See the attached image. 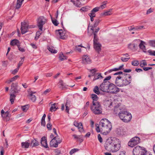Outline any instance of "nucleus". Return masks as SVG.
Returning <instances> with one entry per match:
<instances>
[{
  "mask_svg": "<svg viewBox=\"0 0 155 155\" xmlns=\"http://www.w3.org/2000/svg\"><path fill=\"white\" fill-rule=\"evenodd\" d=\"M121 142L119 140L115 137L107 140L104 145L105 149L112 152L118 151L121 147Z\"/></svg>",
  "mask_w": 155,
  "mask_h": 155,
  "instance_id": "f257e3e1",
  "label": "nucleus"
},
{
  "mask_svg": "<svg viewBox=\"0 0 155 155\" xmlns=\"http://www.w3.org/2000/svg\"><path fill=\"white\" fill-rule=\"evenodd\" d=\"M99 126L103 134H107L112 128L111 122L106 118L102 119L100 120Z\"/></svg>",
  "mask_w": 155,
  "mask_h": 155,
  "instance_id": "f03ea898",
  "label": "nucleus"
},
{
  "mask_svg": "<svg viewBox=\"0 0 155 155\" xmlns=\"http://www.w3.org/2000/svg\"><path fill=\"white\" fill-rule=\"evenodd\" d=\"M90 108L92 112L95 114H99L102 113V109L99 103H94L91 106Z\"/></svg>",
  "mask_w": 155,
  "mask_h": 155,
  "instance_id": "7ed1b4c3",
  "label": "nucleus"
},
{
  "mask_svg": "<svg viewBox=\"0 0 155 155\" xmlns=\"http://www.w3.org/2000/svg\"><path fill=\"white\" fill-rule=\"evenodd\" d=\"M146 149L139 146L134 147L133 150V155H142L146 152Z\"/></svg>",
  "mask_w": 155,
  "mask_h": 155,
  "instance_id": "20e7f679",
  "label": "nucleus"
},
{
  "mask_svg": "<svg viewBox=\"0 0 155 155\" xmlns=\"http://www.w3.org/2000/svg\"><path fill=\"white\" fill-rule=\"evenodd\" d=\"M47 20L43 16L39 17L37 19V26L41 31H42L43 26L47 22Z\"/></svg>",
  "mask_w": 155,
  "mask_h": 155,
  "instance_id": "39448f33",
  "label": "nucleus"
},
{
  "mask_svg": "<svg viewBox=\"0 0 155 155\" xmlns=\"http://www.w3.org/2000/svg\"><path fill=\"white\" fill-rule=\"evenodd\" d=\"M123 86H126L129 84L131 81V77L129 74H123Z\"/></svg>",
  "mask_w": 155,
  "mask_h": 155,
  "instance_id": "423d86ee",
  "label": "nucleus"
},
{
  "mask_svg": "<svg viewBox=\"0 0 155 155\" xmlns=\"http://www.w3.org/2000/svg\"><path fill=\"white\" fill-rule=\"evenodd\" d=\"M110 85V82L104 81L101 84L100 86V90L104 92H108Z\"/></svg>",
  "mask_w": 155,
  "mask_h": 155,
  "instance_id": "0eeeda50",
  "label": "nucleus"
},
{
  "mask_svg": "<svg viewBox=\"0 0 155 155\" xmlns=\"http://www.w3.org/2000/svg\"><path fill=\"white\" fill-rule=\"evenodd\" d=\"M140 139L139 137H135L130 140L128 142V145L131 147H133L135 145L137 144L140 142Z\"/></svg>",
  "mask_w": 155,
  "mask_h": 155,
  "instance_id": "6e6552de",
  "label": "nucleus"
},
{
  "mask_svg": "<svg viewBox=\"0 0 155 155\" xmlns=\"http://www.w3.org/2000/svg\"><path fill=\"white\" fill-rule=\"evenodd\" d=\"M59 138L56 136L53 138L51 141L50 144L51 146H52L55 147H58V143H60L61 142V140H59Z\"/></svg>",
  "mask_w": 155,
  "mask_h": 155,
  "instance_id": "1a4fd4ad",
  "label": "nucleus"
},
{
  "mask_svg": "<svg viewBox=\"0 0 155 155\" xmlns=\"http://www.w3.org/2000/svg\"><path fill=\"white\" fill-rule=\"evenodd\" d=\"M18 85L17 82L12 83V84L11 90L12 93L16 94L18 93L20 91L21 88L18 89Z\"/></svg>",
  "mask_w": 155,
  "mask_h": 155,
  "instance_id": "9d476101",
  "label": "nucleus"
},
{
  "mask_svg": "<svg viewBox=\"0 0 155 155\" xmlns=\"http://www.w3.org/2000/svg\"><path fill=\"white\" fill-rule=\"evenodd\" d=\"M108 90L111 93L113 94H116L120 91L119 89L115 84L112 83H110Z\"/></svg>",
  "mask_w": 155,
  "mask_h": 155,
  "instance_id": "9b49d317",
  "label": "nucleus"
},
{
  "mask_svg": "<svg viewBox=\"0 0 155 155\" xmlns=\"http://www.w3.org/2000/svg\"><path fill=\"white\" fill-rule=\"evenodd\" d=\"M98 39L93 40L94 48L95 50L98 53L101 51V45L98 42Z\"/></svg>",
  "mask_w": 155,
  "mask_h": 155,
  "instance_id": "f8f14e48",
  "label": "nucleus"
},
{
  "mask_svg": "<svg viewBox=\"0 0 155 155\" xmlns=\"http://www.w3.org/2000/svg\"><path fill=\"white\" fill-rule=\"evenodd\" d=\"M9 112L8 111L5 112L3 110L1 111V115L3 120L6 121H9L10 119Z\"/></svg>",
  "mask_w": 155,
  "mask_h": 155,
  "instance_id": "ddd939ff",
  "label": "nucleus"
},
{
  "mask_svg": "<svg viewBox=\"0 0 155 155\" xmlns=\"http://www.w3.org/2000/svg\"><path fill=\"white\" fill-rule=\"evenodd\" d=\"M28 26L25 22L21 23V30L22 34H25L28 31Z\"/></svg>",
  "mask_w": 155,
  "mask_h": 155,
  "instance_id": "4468645a",
  "label": "nucleus"
},
{
  "mask_svg": "<svg viewBox=\"0 0 155 155\" xmlns=\"http://www.w3.org/2000/svg\"><path fill=\"white\" fill-rule=\"evenodd\" d=\"M115 132L117 134L120 136L125 135L126 133L125 129L122 127H119L117 128Z\"/></svg>",
  "mask_w": 155,
  "mask_h": 155,
  "instance_id": "2eb2a0df",
  "label": "nucleus"
},
{
  "mask_svg": "<svg viewBox=\"0 0 155 155\" xmlns=\"http://www.w3.org/2000/svg\"><path fill=\"white\" fill-rule=\"evenodd\" d=\"M122 78V77L120 76L117 77L115 81V84L117 86L119 87L123 86V79Z\"/></svg>",
  "mask_w": 155,
  "mask_h": 155,
  "instance_id": "dca6fc26",
  "label": "nucleus"
},
{
  "mask_svg": "<svg viewBox=\"0 0 155 155\" xmlns=\"http://www.w3.org/2000/svg\"><path fill=\"white\" fill-rule=\"evenodd\" d=\"M126 114L124 118L123 119V121L124 122L127 123L130 121L132 118V115L130 113L128 112H126Z\"/></svg>",
  "mask_w": 155,
  "mask_h": 155,
  "instance_id": "f3484780",
  "label": "nucleus"
},
{
  "mask_svg": "<svg viewBox=\"0 0 155 155\" xmlns=\"http://www.w3.org/2000/svg\"><path fill=\"white\" fill-rule=\"evenodd\" d=\"M83 63L84 64H90L91 63V60L87 55H84L82 57Z\"/></svg>",
  "mask_w": 155,
  "mask_h": 155,
  "instance_id": "a211bd4d",
  "label": "nucleus"
},
{
  "mask_svg": "<svg viewBox=\"0 0 155 155\" xmlns=\"http://www.w3.org/2000/svg\"><path fill=\"white\" fill-rule=\"evenodd\" d=\"M140 40L139 39H136L134 41V42H140ZM140 41L141 42L139 45V47L140 49H142L143 50L144 52H146V49L145 48V46L143 45L144 42L142 41Z\"/></svg>",
  "mask_w": 155,
  "mask_h": 155,
  "instance_id": "6ab92c4d",
  "label": "nucleus"
},
{
  "mask_svg": "<svg viewBox=\"0 0 155 155\" xmlns=\"http://www.w3.org/2000/svg\"><path fill=\"white\" fill-rule=\"evenodd\" d=\"M41 143L42 146L45 148H48L47 143V140L45 137H42L41 140Z\"/></svg>",
  "mask_w": 155,
  "mask_h": 155,
  "instance_id": "aec40b11",
  "label": "nucleus"
},
{
  "mask_svg": "<svg viewBox=\"0 0 155 155\" xmlns=\"http://www.w3.org/2000/svg\"><path fill=\"white\" fill-rule=\"evenodd\" d=\"M56 31L57 33H58L61 39H65V33L63 32L62 29L57 30Z\"/></svg>",
  "mask_w": 155,
  "mask_h": 155,
  "instance_id": "412c9836",
  "label": "nucleus"
},
{
  "mask_svg": "<svg viewBox=\"0 0 155 155\" xmlns=\"http://www.w3.org/2000/svg\"><path fill=\"white\" fill-rule=\"evenodd\" d=\"M126 112H127L126 111H119L118 113V116L120 119L123 120L126 114Z\"/></svg>",
  "mask_w": 155,
  "mask_h": 155,
  "instance_id": "4be33fe9",
  "label": "nucleus"
},
{
  "mask_svg": "<svg viewBox=\"0 0 155 155\" xmlns=\"http://www.w3.org/2000/svg\"><path fill=\"white\" fill-rule=\"evenodd\" d=\"M100 21V20L99 19H96L95 21V22L93 26H88V29L89 28L91 27V29L92 31H93L94 28L96 27L98 25Z\"/></svg>",
  "mask_w": 155,
  "mask_h": 155,
  "instance_id": "5701e85b",
  "label": "nucleus"
},
{
  "mask_svg": "<svg viewBox=\"0 0 155 155\" xmlns=\"http://www.w3.org/2000/svg\"><path fill=\"white\" fill-rule=\"evenodd\" d=\"M39 143L37 140V139H34L32 140L30 143L31 146L32 147H35L39 145Z\"/></svg>",
  "mask_w": 155,
  "mask_h": 155,
  "instance_id": "b1692460",
  "label": "nucleus"
},
{
  "mask_svg": "<svg viewBox=\"0 0 155 155\" xmlns=\"http://www.w3.org/2000/svg\"><path fill=\"white\" fill-rule=\"evenodd\" d=\"M91 98L93 100V102L94 103H99L97 101V100L98 99V97L97 95L94 94H92L91 95Z\"/></svg>",
  "mask_w": 155,
  "mask_h": 155,
  "instance_id": "393cba45",
  "label": "nucleus"
},
{
  "mask_svg": "<svg viewBox=\"0 0 155 155\" xmlns=\"http://www.w3.org/2000/svg\"><path fill=\"white\" fill-rule=\"evenodd\" d=\"M100 28H97L94 31V30L93 31H92V34L94 35V39H98V38L97 36V33L99 31Z\"/></svg>",
  "mask_w": 155,
  "mask_h": 155,
  "instance_id": "a878e982",
  "label": "nucleus"
},
{
  "mask_svg": "<svg viewBox=\"0 0 155 155\" xmlns=\"http://www.w3.org/2000/svg\"><path fill=\"white\" fill-rule=\"evenodd\" d=\"M137 47V44L134 43H130L128 45V48L132 50H135Z\"/></svg>",
  "mask_w": 155,
  "mask_h": 155,
  "instance_id": "bb28decb",
  "label": "nucleus"
},
{
  "mask_svg": "<svg viewBox=\"0 0 155 155\" xmlns=\"http://www.w3.org/2000/svg\"><path fill=\"white\" fill-rule=\"evenodd\" d=\"M100 7H96L94 8L91 11V13H89L90 15H93L96 16L95 13L99 11Z\"/></svg>",
  "mask_w": 155,
  "mask_h": 155,
  "instance_id": "cd10ccee",
  "label": "nucleus"
},
{
  "mask_svg": "<svg viewBox=\"0 0 155 155\" xmlns=\"http://www.w3.org/2000/svg\"><path fill=\"white\" fill-rule=\"evenodd\" d=\"M29 96L30 99L33 102H35L36 99L35 96L33 94V92L31 91L29 94Z\"/></svg>",
  "mask_w": 155,
  "mask_h": 155,
  "instance_id": "c85d7f7f",
  "label": "nucleus"
},
{
  "mask_svg": "<svg viewBox=\"0 0 155 155\" xmlns=\"http://www.w3.org/2000/svg\"><path fill=\"white\" fill-rule=\"evenodd\" d=\"M24 0H17V3L15 6L16 9H19L21 7Z\"/></svg>",
  "mask_w": 155,
  "mask_h": 155,
  "instance_id": "c756f323",
  "label": "nucleus"
},
{
  "mask_svg": "<svg viewBox=\"0 0 155 155\" xmlns=\"http://www.w3.org/2000/svg\"><path fill=\"white\" fill-rule=\"evenodd\" d=\"M10 45L12 46L17 45V46L19 45V41L17 39H14L11 41L10 42Z\"/></svg>",
  "mask_w": 155,
  "mask_h": 155,
  "instance_id": "7c9ffc66",
  "label": "nucleus"
},
{
  "mask_svg": "<svg viewBox=\"0 0 155 155\" xmlns=\"http://www.w3.org/2000/svg\"><path fill=\"white\" fill-rule=\"evenodd\" d=\"M16 97V95L12 93L10 94V101L12 104L14 103Z\"/></svg>",
  "mask_w": 155,
  "mask_h": 155,
  "instance_id": "2f4dec72",
  "label": "nucleus"
},
{
  "mask_svg": "<svg viewBox=\"0 0 155 155\" xmlns=\"http://www.w3.org/2000/svg\"><path fill=\"white\" fill-rule=\"evenodd\" d=\"M30 144V143H29L27 142H22L21 143V147L24 148H27Z\"/></svg>",
  "mask_w": 155,
  "mask_h": 155,
  "instance_id": "473e14b6",
  "label": "nucleus"
},
{
  "mask_svg": "<svg viewBox=\"0 0 155 155\" xmlns=\"http://www.w3.org/2000/svg\"><path fill=\"white\" fill-rule=\"evenodd\" d=\"M94 77L93 79V81H95L99 78L100 77L101 78H103V77L101 75V73H97L94 76Z\"/></svg>",
  "mask_w": 155,
  "mask_h": 155,
  "instance_id": "72a5a7b5",
  "label": "nucleus"
},
{
  "mask_svg": "<svg viewBox=\"0 0 155 155\" xmlns=\"http://www.w3.org/2000/svg\"><path fill=\"white\" fill-rule=\"evenodd\" d=\"M119 106V104H118L114 106V111L116 114H117V112H119V111H121Z\"/></svg>",
  "mask_w": 155,
  "mask_h": 155,
  "instance_id": "f704fd0d",
  "label": "nucleus"
},
{
  "mask_svg": "<svg viewBox=\"0 0 155 155\" xmlns=\"http://www.w3.org/2000/svg\"><path fill=\"white\" fill-rule=\"evenodd\" d=\"M48 49L52 53H57V51L55 50L53 47H48Z\"/></svg>",
  "mask_w": 155,
  "mask_h": 155,
  "instance_id": "c9c22d12",
  "label": "nucleus"
},
{
  "mask_svg": "<svg viewBox=\"0 0 155 155\" xmlns=\"http://www.w3.org/2000/svg\"><path fill=\"white\" fill-rule=\"evenodd\" d=\"M59 87L62 90H63L64 88L65 87V86L64 85L63 81L62 80H60L59 81Z\"/></svg>",
  "mask_w": 155,
  "mask_h": 155,
  "instance_id": "e433bc0d",
  "label": "nucleus"
},
{
  "mask_svg": "<svg viewBox=\"0 0 155 155\" xmlns=\"http://www.w3.org/2000/svg\"><path fill=\"white\" fill-rule=\"evenodd\" d=\"M147 63L145 60H143L140 63V66L141 68H144V66H147Z\"/></svg>",
  "mask_w": 155,
  "mask_h": 155,
  "instance_id": "4c0bfd02",
  "label": "nucleus"
},
{
  "mask_svg": "<svg viewBox=\"0 0 155 155\" xmlns=\"http://www.w3.org/2000/svg\"><path fill=\"white\" fill-rule=\"evenodd\" d=\"M29 107V105H26L25 106H22L21 109L23 111L26 112L28 109Z\"/></svg>",
  "mask_w": 155,
  "mask_h": 155,
  "instance_id": "58836bf2",
  "label": "nucleus"
},
{
  "mask_svg": "<svg viewBox=\"0 0 155 155\" xmlns=\"http://www.w3.org/2000/svg\"><path fill=\"white\" fill-rule=\"evenodd\" d=\"M56 104V103H54L52 104V106L50 108V111L52 112L53 111H55L57 109V108H56V107L54 106Z\"/></svg>",
  "mask_w": 155,
  "mask_h": 155,
  "instance_id": "ea45409f",
  "label": "nucleus"
},
{
  "mask_svg": "<svg viewBox=\"0 0 155 155\" xmlns=\"http://www.w3.org/2000/svg\"><path fill=\"white\" fill-rule=\"evenodd\" d=\"M94 92L96 94H100L99 89L97 86H96L93 89Z\"/></svg>",
  "mask_w": 155,
  "mask_h": 155,
  "instance_id": "a19ab883",
  "label": "nucleus"
},
{
  "mask_svg": "<svg viewBox=\"0 0 155 155\" xmlns=\"http://www.w3.org/2000/svg\"><path fill=\"white\" fill-rule=\"evenodd\" d=\"M148 43L150 46L155 48V40H150Z\"/></svg>",
  "mask_w": 155,
  "mask_h": 155,
  "instance_id": "79ce46f5",
  "label": "nucleus"
},
{
  "mask_svg": "<svg viewBox=\"0 0 155 155\" xmlns=\"http://www.w3.org/2000/svg\"><path fill=\"white\" fill-rule=\"evenodd\" d=\"M59 58L61 61H62L65 59H66L67 57L66 56L64 55L62 53L61 54H60Z\"/></svg>",
  "mask_w": 155,
  "mask_h": 155,
  "instance_id": "37998d69",
  "label": "nucleus"
},
{
  "mask_svg": "<svg viewBox=\"0 0 155 155\" xmlns=\"http://www.w3.org/2000/svg\"><path fill=\"white\" fill-rule=\"evenodd\" d=\"M89 71L91 73V76H94L96 74V72L97 71V70L95 68H94L91 70H90Z\"/></svg>",
  "mask_w": 155,
  "mask_h": 155,
  "instance_id": "c03bdc74",
  "label": "nucleus"
},
{
  "mask_svg": "<svg viewBox=\"0 0 155 155\" xmlns=\"http://www.w3.org/2000/svg\"><path fill=\"white\" fill-rule=\"evenodd\" d=\"M50 16L51 17V21H52V23L54 24V25H55L56 26H57L58 25V24H59V23H58V21L56 19L53 20L52 17L51 15H50Z\"/></svg>",
  "mask_w": 155,
  "mask_h": 155,
  "instance_id": "a18cd8bd",
  "label": "nucleus"
},
{
  "mask_svg": "<svg viewBox=\"0 0 155 155\" xmlns=\"http://www.w3.org/2000/svg\"><path fill=\"white\" fill-rule=\"evenodd\" d=\"M131 64L134 66H137L139 64V61L137 60H135L132 62Z\"/></svg>",
  "mask_w": 155,
  "mask_h": 155,
  "instance_id": "49530a36",
  "label": "nucleus"
},
{
  "mask_svg": "<svg viewBox=\"0 0 155 155\" xmlns=\"http://www.w3.org/2000/svg\"><path fill=\"white\" fill-rule=\"evenodd\" d=\"M112 9H110L108 11L105 12L103 13V15L105 16L110 15L111 14V11Z\"/></svg>",
  "mask_w": 155,
  "mask_h": 155,
  "instance_id": "de8ad7c7",
  "label": "nucleus"
},
{
  "mask_svg": "<svg viewBox=\"0 0 155 155\" xmlns=\"http://www.w3.org/2000/svg\"><path fill=\"white\" fill-rule=\"evenodd\" d=\"M83 137L82 135H78L77 139L80 142H82L83 140Z\"/></svg>",
  "mask_w": 155,
  "mask_h": 155,
  "instance_id": "09e8293b",
  "label": "nucleus"
},
{
  "mask_svg": "<svg viewBox=\"0 0 155 155\" xmlns=\"http://www.w3.org/2000/svg\"><path fill=\"white\" fill-rule=\"evenodd\" d=\"M107 2V1L103 2H102L103 4L102 5H100V6L99 7H100V8H101L102 9L105 8L106 7V5Z\"/></svg>",
  "mask_w": 155,
  "mask_h": 155,
  "instance_id": "8fccbe9b",
  "label": "nucleus"
},
{
  "mask_svg": "<svg viewBox=\"0 0 155 155\" xmlns=\"http://www.w3.org/2000/svg\"><path fill=\"white\" fill-rule=\"evenodd\" d=\"M75 5L78 7H80L81 6V3L79 0H76Z\"/></svg>",
  "mask_w": 155,
  "mask_h": 155,
  "instance_id": "3c124183",
  "label": "nucleus"
},
{
  "mask_svg": "<svg viewBox=\"0 0 155 155\" xmlns=\"http://www.w3.org/2000/svg\"><path fill=\"white\" fill-rule=\"evenodd\" d=\"M148 52L150 55H151L155 56V51H152L151 50H148Z\"/></svg>",
  "mask_w": 155,
  "mask_h": 155,
  "instance_id": "603ef678",
  "label": "nucleus"
},
{
  "mask_svg": "<svg viewBox=\"0 0 155 155\" xmlns=\"http://www.w3.org/2000/svg\"><path fill=\"white\" fill-rule=\"evenodd\" d=\"M79 150V149L76 148H74L73 149H72L70 151V153L71 155L73 153H74L75 152L78 151Z\"/></svg>",
  "mask_w": 155,
  "mask_h": 155,
  "instance_id": "864d4df0",
  "label": "nucleus"
},
{
  "mask_svg": "<svg viewBox=\"0 0 155 155\" xmlns=\"http://www.w3.org/2000/svg\"><path fill=\"white\" fill-rule=\"evenodd\" d=\"M52 125L50 122H48L47 124V127L48 130H51Z\"/></svg>",
  "mask_w": 155,
  "mask_h": 155,
  "instance_id": "5fc2aeb1",
  "label": "nucleus"
},
{
  "mask_svg": "<svg viewBox=\"0 0 155 155\" xmlns=\"http://www.w3.org/2000/svg\"><path fill=\"white\" fill-rule=\"evenodd\" d=\"M19 76H18V75H15V76H14L12 78H11L10 79L11 80V81L12 82H13V81H15L16 79H17L18 78H19Z\"/></svg>",
  "mask_w": 155,
  "mask_h": 155,
  "instance_id": "6e6d98bb",
  "label": "nucleus"
},
{
  "mask_svg": "<svg viewBox=\"0 0 155 155\" xmlns=\"http://www.w3.org/2000/svg\"><path fill=\"white\" fill-rule=\"evenodd\" d=\"M119 71L118 68H115L108 70V72L110 73L113 71Z\"/></svg>",
  "mask_w": 155,
  "mask_h": 155,
  "instance_id": "4d7b16f0",
  "label": "nucleus"
},
{
  "mask_svg": "<svg viewBox=\"0 0 155 155\" xmlns=\"http://www.w3.org/2000/svg\"><path fill=\"white\" fill-rule=\"evenodd\" d=\"M130 59V58H125L124 57L121 58V60L123 62L127 61L128 60Z\"/></svg>",
  "mask_w": 155,
  "mask_h": 155,
  "instance_id": "13d9d810",
  "label": "nucleus"
},
{
  "mask_svg": "<svg viewBox=\"0 0 155 155\" xmlns=\"http://www.w3.org/2000/svg\"><path fill=\"white\" fill-rule=\"evenodd\" d=\"M96 130L97 132L99 133L101 131V133L102 132L101 131V127H100V126H97V125L96 124Z\"/></svg>",
  "mask_w": 155,
  "mask_h": 155,
  "instance_id": "bf43d9fd",
  "label": "nucleus"
},
{
  "mask_svg": "<svg viewBox=\"0 0 155 155\" xmlns=\"http://www.w3.org/2000/svg\"><path fill=\"white\" fill-rule=\"evenodd\" d=\"M97 137L99 142L101 143H102L103 142V140L100 134H98V135Z\"/></svg>",
  "mask_w": 155,
  "mask_h": 155,
  "instance_id": "052dcab7",
  "label": "nucleus"
},
{
  "mask_svg": "<svg viewBox=\"0 0 155 155\" xmlns=\"http://www.w3.org/2000/svg\"><path fill=\"white\" fill-rule=\"evenodd\" d=\"M144 26H137L135 28V30H139L144 28Z\"/></svg>",
  "mask_w": 155,
  "mask_h": 155,
  "instance_id": "680f3d73",
  "label": "nucleus"
},
{
  "mask_svg": "<svg viewBox=\"0 0 155 155\" xmlns=\"http://www.w3.org/2000/svg\"><path fill=\"white\" fill-rule=\"evenodd\" d=\"M19 69L18 68H17L16 69L12 71V74H15L18 72Z\"/></svg>",
  "mask_w": 155,
  "mask_h": 155,
  "instance_id": "e2e57ef3",
  "label": "nucleus"
},
{
  "mask_svg": "<svg viewBox=\"0 0 155 155\" xmlns=\"http://www.w3.org/2000/svg\"><path fill=\"white\" fill-rule=\"evenodd\" d=\"M87 9L88 8H87V7H83L81 8V10H82L83 12H87Z\"/></svg>",
  "mask_w": 155,
  "mask_h": 155,
  "instance_id": "0e129e2a",
  "label": "nucleus"
},
{
  "mask_svg": "<svg viewBox=\"0 0 155 155\" xmlns=\"http://www.w3.org/2000/svg\"><path fill=\"white\" fill-rule=\"evenodd\" d=\"M18 50L21 52H24L25 51V50L23 48L21 47L20 46V45H19L18 46Z\"/></svg>",
  "mask_w": 155,
  "mask_h": 155,
  "instance_id": "69168bd1",
  "label": "nucleus"
},
{
  "mask_svg": "<svg viewBox=\"0 0 155 155\" xmlns=\"http://www.w3.org/2000/svg\"><path fill=\"white\" fill-rule=\"evenodd\" d=\"M88 15L90 17L91 21H93L94 20L93 18L95 17V16L93 15H90V13L88 14Z\"/></svg>",
  "mask_w": 155,
  "mask_h": 155,
  "instance_id": "338daca9",
  "label": "nucleus"
},
{
  "mask_svg": "<svg viewBox=\"0 0 155 155\" xmlns=\"http://www.w3.org/2000/svg\"><path fill=\"white\" fill-rule=\"evenodd\" d=\"M71 102V101L70 100H69L68 99H67L65 105H66L67 106H70V104Z\"/></svg>",
  "mask_w": 155,
  "mask_h": 155,
  "instance_id": "774afa93",
  "label": "nucleus"
}]
</instances>
